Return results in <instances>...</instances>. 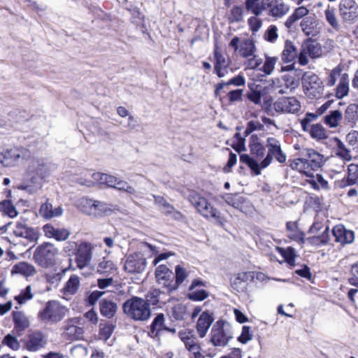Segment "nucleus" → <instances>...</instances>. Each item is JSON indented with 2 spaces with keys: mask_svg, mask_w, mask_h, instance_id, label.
Here are the masks:
<instances>
[{
  "mask_svg": "<svg viewBox=\"0 0 358 358\" xmlns=\"http://www.w3.org/2000/svg\"><path fill=\"white\" fill-rule=\"evenodd\" d=\"M117 311V305L114 302L108 300H102L100 302L101 314L108 318L113 317Z\"/></svg>",
  "mask_w": 358,
  "mask_h": 358,
  "instance_id": "4c0bfd02",
  "label": "nucleus"
},
{
  "mask_svg": "<svg viewBox=\"0 0 358 358\" xmlns=\"http://www.w3.org/2000/svg\"><path fill=\"white\" fill-rule=\"evenodd\" d=\"M93 204L94 199L83 197L78 200L76 205L81 212L91 216V214L93 213L92 210Z\"/></svg>",
  "mask_w": 358,
  "mask_h": 358,
  "instance_id": "a18cd8bd",
  "label": "nucleus"
},
{
  "mask_svg": "<svg viewBox=\"0 0 358 358\" xmlns=\"http://www.w3.org/2000/svg\"><path fill=\"white\" fill-rule=\"evenodd\" d=\"M264 129V124L259 120H251L248 124L245 131L246 135L255 131H262Z\"/></svg>",
  "mask_w": 358,
  "mask_h": 358,
  "instance_id": "4d7b16f0",
  "label": "nucleus"
},
{
  "mask_svg": "<svg viewBox=\"0 0 358 358\" xmlns=\"http://www.w3.org/2000/svg\"><path fill=\"white\" fill-rule=\"evenodd\" d=\"M92 210L93 213L91 214V216L93 217H102L113 211L109 204L98 200H94Z\"/></svg>",
  "mask_w": 358,
  "mask_h": 358,
  "instance_id": "2f4dec72",
  "label": "nucleus"
},
{
  "mask_svg": "<svg viewBox=\"0 0 358 358\" xmlns=\"http://www.w3.org/2000/svg\"><path fill=\"white\" fill-rule=\"evenodd\" d=\"M12 274H20L25 277L33 275L35 273L34 266L27 262H21L15 264L11 271Z\"/></svg>",
  "mask_w": 358,
  "mask_h": 358,
  "instance_id": "f704fd0d",
  "label": "nucleus"
},
{
  "mask_svg": "<svg viewBox=\"0 0 358 358\" xmlns=\"http://www.w3.org/2000/svg\"><path fill=\"white\" fill-rule=\"evenodd\" d=\"M34 259L39 265L43 266L45 265V246L41 245L38 246L34 254Z\"/></svg>",
  "mask_w": 358,
  "mask_h": 358,
  "instance_id": "680f3d73",
  "label": "nucleus"
},
{
  "mask_svg": "<svg viewBox=\"0 0 358 358\" xmlns=\"http://www.w3.org/2000/svg\"><path fill=\"white\" fill-rule=\"evenodd\" d=\"M45 168L43 159L32 160L26 171L24 181L18 188L34 193L43 187L44 182Z\"/></svg>",
  "mask_w": 358,
  "mask_h": 358,
  "instance_id": "f03ea898",
  "label": "nucleus"
},
{
  "mask_svg": "<svg viewBox=\"0 0 358 358\" xmlns=\"http://www.w3.org/2000/svg\"><path fill=\"white\" fill-rule=\"evenodd\" d=\"M338 12L343 23H352L358 19V3L355 0H341Z\"/></svg>",
  "mask_w": 358,
  "mask_h": 358,
  "instance_id": "9b49d317",
  "label": "nucleus"
},
{
  "mask_svg": "<svg viewBox=\"0 0 358 358\" xmlns=\"http://www.w3.org/2000/svg\"><path fill=\"white\" fill-rule=\"evenodd\" d=\"M333 141L336 145V155L345 162L351 161L352 159L351 152L344 143L337 137H334Z\"/></svg>",
  "mask_w": 358,
  "mask_h": 358,
  "instance_id": "c756f323",
  "label": "nucleus"
},
{
  "mask_svg": "<svg viewBox=\"0 0 358 358\" xmlns=\"http://www.w3.org/2000/svg\"><path fill=\"white\" fill-rule=\"evenodd\" d=\"M79 287L80 278L77 275H73L63 288V293L64 295H73L77 292Z\"/></svg>",
  "mask_w": 358,
  "mask_h": 358,
  "instance_id": "58836bf2",
  "label": "nucleus"
},
{
  "mask_svg": "<svg viewBox=\"0 0 358 358\" xmlns=\"http://www.w3.org/2000/svg\"><path fill=\"white\" fill-rule=\"evenodd\" d=\"M345 70V65L339 64L336 67L332 69L327 78V85L329 87H333L336 83L337 80L341 79L344 74H348L343 72Z\"/></svg>",
  "mask_w": 358,
  "mask_h": 358,
  "instance_id": "c85d7f7f",
  "label": "nucleus"
},
{
  "mask_svg": "<svg viewBox=\"0 0 358 358\" xmlns=\"http://www.w3.org/2000/svg\"><path fill=\"white\" fill-rule=\"evenodd\" d=\"M124 313L130 318L136 321H145L150 317L149 303L139 297H133L123 304Z\"/></svg>",
  "mask_w": 358,
  "mask_h": 358,
  "instance_id": "20e7f679",
  "label": "nucleus"
},
{
  "mask_svg": "<svg viewBox=\"0 0 358 358\" xmlns=\"http://www.w3.org/2000/svg\"><path fill=\"white\" fill-rule=\"evenodd\" d=\"M188 294V298L193 301H202L208 296V293L204 289L191 290Z\"/></svg>",
  "mask_w": 358,
  "mask_h": 358,
  "instance_id": "0e129e2a",
  "label": "nucleus"
},
{
  "mask_svg": "<svg viewBox=\"0 0 358 358\" xmlns=\"http://www.w3.org/2000/svg\"><path fill=\"white\" fill-rule=\"evenodd\" d=\"M278 60V59L276 57L266 56L264 63L260 70L264 73V75H271Z\"/></svg>",
  "mask_w": 358,
  "mask_h": 358,
  "instance_id": "8fccbe9b",
  "label": "nucleus"
},
{
  "mask_svg": "<svg viewBox=\"0 0 358 358\" xmlns=\"http://www.w3.org/2000/svg\"><path fill=\"white\" fill-rule=\"evenodd\" d=\"M13 234L16 236L25 238L31 241H36L38 238V234L35 230L28 228L26 224L21 222L16 223Z\"/></svg>",
  "mask_w": 358,
  "mask_h": 358,
  "instance_id": "5701e85b",
  "label": "nucleus"
},
{
  "mask_svg": "<svg viewBox=\"0 0 358 358\" xmlns=\"http://www.w3.org/2000/svg\"><path fill=\"white\" fill-rule=\"evenodd\" d=\"M243 18V8L240 6H234L230 10L229 20L231 22H238Z\"/></svg>",
  "mask_w": 358,
  "mask_h": 358,
  "instance_id": "5fc2aeb1",
  "label": "nucleus"
},
{
  "mask_svg": "<svg viewBox=\"0 0 358 358\" xmlns=\"http://www.w3.org/2000/svg\"><path fill=\"white\" fill-rule=\"evenodd\" d=\"M147 261L141 252H134L125 257L124 270L129 274H139L146 268Z\"/></svg>",
  "mask_w": 358,
  "mask_h": 358,
  "instance_id": "1a4fd4ad",
  "label": "nucleus"
},
{
  "mask_svg": "<svg viewBox=\"0 0 358 358\" xmlns=\"http://www.w3.org/2000/svg\"><path fill=\"white\" fill-rule=\"evenodd\" d=\"M0 164L3 167H15L20 164L21 160L30 159L29 152L23 148H10L0 150Z\"/></svg>",
  "mask_w": 358,
  "mask_h": 358,
  "instance_id": "0eeeda50",
  "label": "nucleus"
},
{
  "mask_svg": "<svg viewBox=\"0 0 358 358\" xmlns=\"http://www.w3.org/2000/svg\"><path fill=\"white\" fill-rule=\"evenodd\" d=\"M3 343L13 350H17L20 348V343L17 339L10 334H8L5 336Z\"/></svg>",
  "mask_w": 358,
  "mask_h": 358,
  "instance_id": "774afa93",
  "label": "nucleus"
},
{
  "mask_svg": "<svg viewBox=\"0 0 358 358\" xmlns=\"http://www.w3.org/2000/svg\"><path fill=\"white\" fill-rule=\"evenodd\" d=\"M70 231L64 228H55L54 227L46 224V236L52 238L57 241H64L70 236Z\"/></svg>",
  "mask_w": 358,
  "mask_h": 358,
  "instance_id": "b1692460",
  "label": "nucleus"
},
{
  "mask_svg": "<svg viewBox=\"0 0 358 358\" xmlns=\"http://www.w3.org/2000/svg\"><path fill=\"white\" fill-rule=\"evenodd\" d=\"M31 289L30 286H27L25 289L22 290L21 293L15 297V299L20 303L22 304L27 300L32 298Z\"/></svg>",
  "mask_w": 358,
  "mask_h": 358,
  "instance_id": "69168bd1",
  "label": "nucleus"
},
{
  "mask_svg": "<svg viewBox=\"0 0 358 358\" xmlns=\"http://www.w3.org/2000/svg\"><path fill=\"white\" fill-rule=\"evenodd\" d=\"M342 117L343 115L341 111L338 110H333L324 117V122L330 128H336L339 125Z\"/></svg>",
  "mask_w": 358,
  "mask_h": 358,
  "instance_id": "ea45409f",
  "label": "nucleus"
},
{
  "mask_svg": "<svg viewBox=\"0 0 358 358\" xmlns=\"http://www.w3.org/2000/svg\"><path fill=\"white\" fill-rule=\"evenodd\" d=\"M240 161L248 165L256 176L261 174L260 165L255 159L250 157L248 155H241L240 156Z\"/></svg>",
  "mask_w": 358,
  "mask_h": 358,
  "instance_id": "c03bdc74",
  "label": "nucleus"
},
{
  "mask_svg": "<svg viewBox=\"0 0 358 358\" xmlns=\"http://www.w3.org/2000/svg\"><path fill=\"white\" fill-rule=\"evenodd\" d=\"M262 64V59L260 58L257 55H255L249 58H248L245 62L244 65L246 69H256Z\"/></svg>",
  "mask_w": 358,
  "mask_h": 358,
  "instance_id": "13d9d810",
  "label": "nucleus"
},
{
  "mask_svg": "<svg viewBox=\"0 0 358 358\" xmlns=\"http://www.w3.org/2000/svg\"><path fill=\"white\" fill-rule=\"evenodd\" d=\"M67 309L57 301H50L46 306V322H58L65 316Z\"/></svg>",
  "mask_w": 358,
  "mask_h": 358,
  "instance_id": "dca6fc26",
  "label": "nucleus"
},
{
  "mask_svg": "<svg viewBox=\"0 0 358 358\" xmlns=\"http://www.w3.org/2000/svg\"><path fill=\"white\" fill-rule=\"evenodd\" d=\"M300 25L306 36H315L319 33L318 22L314 15L303 18Z\"/></svg>",
  "mask_w": 358,
  "mask_h": 358,
  "instance_id": "412c9836",
  "label": "nucleus"
},
{
  "mask_svg": "<svg viewBox=\"0 0 358 358\" xmlns=\"http://www.w3.org/2000/svg\"><path fill=\"white\" fill-rule=\"evenodd\" d=\"M299 101L294 97H282L273 103V108L278 113L296 114L301 110Z\"/></svg>",
  "mask_w": 358,
  "mask_h": 358,
  "instance_id": "f8f14e48",
  "label": "nucleus"
},
{
  "mask_svg": "<svg viewBox=\"0 0 358 358\" xmlns=\"http://www.w3.org/2000/svg\"><path fill=\"white\" fill-rule=\"evenodd\" d=\"M189 201L204 217L208 218L212 217L216 220H220V217L219 211L213 207L206 199L200 196L199 194L196 192L192 193L189 196Z\"/></svg>",
  "mask_w": 358,
  "mask_h": 358,
  "instance_id": "6e6552de",
  "label": "nucleus"
},
{
  "mask_svg": "<svg viewBox=\"0 0 358 358\" xmlns=\"http://www.w3.org/2000/svg\"><path fill=\"white\" fill-rule=\"evenodd\" d=\"M253 338V334L251 331L250 327L244 326L242 328V331L239 337L238 338V341L243 343L246 344L248 342L250 341Z\"/></svg>",
  "mask_w": 358,
  "mask_h": 358,
  "instance_id": "bf43d9fd",
  "label": "nucleus"
},
{
  "mask_svg": "<svg viewBox=\"0 0 358 358\" xmlns=\"http://www.w3.org/2000/svg\"><path fill=\"white\" fill-rule=\"evenodd\" d=\"M278 37V28L275 25H271L268 27L264 34V38L269 42L273 43Z\"/></svg>",
  "mask_w": 358,
  "mask_h": 358,
  "instance_id": "e2e57ef3",
  "label": "nucleus"
},
{
  "mask_svg": "<svg viewBox=\"0 0 358 358\" xmlns=\"http://www.w3.org/2000/svg\"><path fill=\"white\" fill-rule=\"evenodd\" d=\"M94 182L105 185L107 187H113L127 192L129 194H135L136 191L134 187L130 185L127 182L122 180L117 177L103 173H94L92 175Z\"/></svg>",
  "mask_w": 358,
  "mask_h": 358,
  "instance_id": "39448f33",
  "label": "nucleus"
},
{
  "mask_svg": "<svg viewBox=\"0 0 358 358\" xmlns=\"http://www.w3.org/2000/svg\"><path fill=\"white\" fill-rule=\"evenodd\" d=\"M224 201L227 203L240 211L247 213L250 211L251 206L249 202L241 196L227 194L224 196Z\"/></svg>",
  "mask_w": 358,
  "mask_h": 358,
  "instance_id": "aec40b11",
  "label": "nucleus"
},
{
  "mask_svg": "<svg viewBox=\"0 0 358 358\" xmlns=\"http://www.w3.org/2000/svg\"><path fill=\"white\" fill-rule=\"evenodd\" d=\"M332 234L335 238V241L341 245L350 244L355 240L354 232L346 229L341 224L335 226L332 229Z\"/></svg>",
  "mask_w": 358,
  "mask_h": 358,
  "instance_id": "f3484780",
  "label": "nucleus"
},
{
  "mask_svg": "<svg viewBox=\"0 0 358 358\" xmlns=\"http://www.w3.org/2000/svg\"><path fill=\"white\" fill-rule=\"evenodd\" d=\"M64 336L67 337L69 340H78L80 339L83 334V329L75 325L73 321H69L64 327Z\"/></svg>",
  "mask_w": 358,
  "mask_h": 358,
  "instance_id": "a878e982",
  "label": "nucleus"
},
{
  "mask_svg": "<svg viewBox=\"0 0 358 358\" xmlns=\"http://www.w3.org/2000/svg\"><path fill=\"white\" fill-rule=\"evenodd\" d=\"M358 182V164H350L348 167L347 182L343 186L352 185Z\"/></svg>",
  "mask_w": 358,
  "mask_h": 358,
  "instance_id": "de8ad7c7",
  "label": "nucleus"
},
{
  "mask_svg": "<svg viewBox=\"0 0 358 358\" xmlns=\"http://www.w3.org/2000/svg\"><path fill=\"white\" fill-rule=\"evenodd\" d=\"M297 56L296 48L292 41H286L282 53V59L285 62L294 61Z\"/></svg>",
  "mask_w": 358,
  "mask_h": 358,
  "instance_id": "72a5a7b5",
  "label": "nucleus"
},
{
  "mask_svg": "<svg viewBox=\"0 0 358 358\" xmlns=\"http://www.w3.org/2000/svg\"><path fill=\"white\" fill-rule=\"evenodd\" d=\"M43 335L41 332L34 331L29 337L27 348L29 351H36L43 347Z\"/></svg>",
  "mask_w": 358,
  "mask_h": 358,
  "instance_id": "7c9ffc66",
  "label": "nucleus"
},
{
  "mask_svg": "<svg viewBox=\"0 0 358 358\" xmlns=\"http://www.w3.org/2000/svg\"><path fill=\"white\" fill-rule=\"evenodd\" d=\"M258 16L253 15L248 20V24L252 32L258 31L262 26V20Z\"/></svg>",
  "mask_w": 358,
  "mask_h": 358,
  "instance_id": "052dcab7",
  "label": "nucleus"
},
{
  "mask_svg": "<svg viewBox=\"0 0 358 358\" xmlns=\"http://www.w3.org/2000/svg\"><path fill=\"white\" fill-rule=\"evenodd\" d=\"M324 18L335 30L340 29V24L335 13V9L329 6L324 10Z\"/></svg>",
  "mask_w": 358,
  "mask_h": 358,
  "instance_id": "a19ab883",
  "label": "nucleus"
},
{
  "mask_svg": "<svg viewBox=\"0 0 358 358\" xmlns=\"http://www.w3.org/2000/svg\"><path fill=\"white\" fill-rule=\"evenodd\" d=\"M178 335L181 341L184 343L186 349L198 343L196 337L191 331L182 330L179 332Z\"/></svg>",
  "mask_w": 358,
  "mask_h": 358,
  "instance_id": "49530a36",
  "label": "nucleus"
},
{
  "mask_svg": "<svg viewBox=\"0 0 358 358\" xmlns=\"http://www.w3.org/2000/svg\"><path fill=\"white\" fill-rule=\"evenodd\" d=\"M308 242L315 245H324L327 244L329 241V236L328 234V227H326L325 230L321 236H313L308 238Z\"/></svg>",
  "mask_w": 358,
  "mask_h": 358,
  "instance_id": "603ef678",
  "label": "nucleus"
},
{
  "mask_svg": "<svg viewBox=\"0 0 358 358\" xmlns=\"http://www.w3.org/2000/svg\"><path fill=\"white\" fill-rule=\"evenodd\" d=\"M92 250L93 246L90 243L83 242L77 245L75 262L78 268L83 269L90 264Z\"/></svg>",
  "mask_w": 358,
  "mask_h": 358,
  "instance_id": "ddd939ff",
  "label": "nucleus"
},
{
  "mask_svg": "<svg viewBox=\"0 0 358 358\" xmlns=\"http://www.w3.org/2000/svg\"><path fill=\"white\" fill-rule=\"evenodd\" d=\"M257 48L255 43L251 40H245L241 43L238 49V54L244 57L249 58L255 55Z\"/></svg>",
  "mask_w": 358,
  "mask_h": 358,
  "instance_id": "c9c22d12",
  "label": "nucleus"
},
{
  "mask_svg": "<svg viewBox=\"0 0 358 358\" xmlns=\"http://www.w3.org/2000/svg\"><path fill=\"white\" fill-rule=\"evenodd\" d=\"M279 79H272L267 83L264 87V91L266 93L285 94L286 92L280 87Z\"/></svg>",
  "mask_w": 358,
  "mask_h": 358,
  "instance_id": "3c124183",
  "label": "nucleus"
},
{
  "mask_svg": "<svg viewBox=\"0 0 358 358\" xmlns=\"http://www.w3.org/2000/svg\"><path fill=\"white\" fill-rule=\"evenodd\" d=\"M214 318L212 315L207 312H203L197 320L196 329L200 338H204L213 322Z\"/></svg>",
  "mask_w": 358,
  "mask_h": 358,
  "instance_id": "6ab92c4d",
  "label": "nucleus"
},
{
  "mask_svg": "<svg viewBox=\"0 0 358 358\" xmlns=\"http://www.w3.org/2000/svg\"><path fill=\"white\" fill-rule=\"evenodd\" d=\"M265 0H245V8L254 15H260L265 10Z\"/></svg>",
  "mask_w": 358,
  "mask_h": 358,
  "instance_id": "bb28decb",
  "label": "nucleus"
},
{
  "mask_svg": "<svg viewBox=\"0 0 358 358\" xmlns=\"http://www.w3.org/2000/svg\"><path fill=\"white\" fill-rule=\"evenodd\" d=\"M310 135L313 138L319 141L326 139L328 137L327 131L320 124H314L310 126Z\"/></svg>",
  "mask_w": 358,
  "mask_h": 358,
  "instance_id": "79ce46f5",
  "label": "nucleus"
},
{
  "mask_svg": "<svg viewBox=\"0 0 358 358\" xmlns=\"http://www.w3.org/2000/svg\"><path fill=\"white\" fill-rule=\"evenodd\" d=\"M268 154L272 157H274L280 163H284L286 161V155L281 150L280 144L278 140L274 138L267 139Z\"/></svg>",
  "mask_w": 358,
  "mask_h": 358,
  "instance_id": "4be33fe9",
  "label": "nucleus"
},
{
  "mask_svg": "<svg viewBox=\"0 0 358 358\" xmlns=\"http://www.w3.org/2000/svg\"><path fill=\"white\" fill-rule=\"evenodd\" d=\"M155 203L165 213H171L174 208L172 205L168 203L162 196L152 195Z\"/></svg>",
  "mask_w": 358,
  "mask_h": 358,
  "instance_id": "864d4df0",
  "label": "nucleus"
},
{
  "mask_svg": "<svg viewBox=\"0 0 358 358\" xmlns=\"http://www.w3.org/2000/svg\"><path fill=\"white\" fill-rule=\"evenodd\" d=\"M214 56L215 59V71L219 77H224L229 65V59L220 51L217 45L215 47Z\"/></svg>",
  "mask_w": 358,
  "mask_h": 358,
  "instance_id": "a211bd4d",
  "label": "nucleus"
},
{
  "mask_svg": "<svg viewBox=\"0 0 358 358\" xmlns=\"http://www.w3.org/2000/svg\"><path fill=\"white\" fill-rule=\"evenodd\" d=\"M302 86L304 94L309 99H317L323 94V82L313 73L306 72L303 75Z\"/></svg>",
  "mask_w": 358,
  "mask_h": 358,
  "instance_id": "423d86ee",
  "label": "nucleus"
},
{
  "mask_svg": "<svg viewBox=\"0 0 358 358\" xmlns=\"http://www.w3.org/2000/svg\"><path fill=\"white\" fill-rule=\"evenodd\" d=\"M300 155L301 157L289 161V166L309 178L313 177L314 171L324 163V156L312 148L301 149Z\"/></svg>",
  "mask_w": 358,
  "mask_h": 358,
  "instance_id": "f257e3e1",
  "label": "nucleus"
},
{
  "mask_svg": "<svg viewBox=\"0 0 358 358\" xmlns=\"http://www.w3.org/2000/svg\"><path fill=\"white\" fill-rule=\"evenodd\" d=\"M155 278L158 284L166 287L169 291L176 289L173 282V273L166 266L160 265L156 268Z\"/></svg>",
  "mask_w": 358,
  "mask_h": 358,
  "instance_id": "2eb2a0df",
  "label": "nucleus"
},
{
  "mask_svg": "<svg viewBox=\"0 0 358 358\" xmlns=\"http://www.w3.org/2000/svg\"><path fill=\"white\" fill-rule=\"evenodd\" d=\"M304 45L312 59L319 58L322 55V49L320 43L313 41L304 43Z\"/></svg>",
  "mask_w": 358,
  "mask_h": 358,
  "instance_id": "37998d69",
  "label": "nucleus"
},
{
  "mask_svg": "<svg viewBox=\"0 0 358 358\" xmlns=\"http://www.w3.org/2000/svg\"><path fill=\"white\" fill-rule=\"evenodd\" d=\"M0 210L10 217H15L17 215V211L9 200H4L0 202Z\"/></svg>",
  "mask_w": 358,
  "mask_h": 358,
  "instance_id": "09e8293b",
  "label": "nucleus"
},
{
  "mask_svg": "<svg viewBox=\"0 0 358 358\" xmlns=\"http://www.w3.org/2000/svg\"><path fill=\"white\" fill-rule=\"evenodd\" d=\"M349 92V76L344 74L340 79L338 85L335 90V95L337 99H343L348 94Z\"/></svg>",
  "mask_w": 358,
  "mask_h": 358,
  "instance_id": "e433bc0d",
  "label": "nucleus"
},
{
  "mask_svg": "<svg viewBox=\"0 0 358 358\" xmlns=\"http://www.w3.org/2000/svg\"><path fill=\"white\" fill-rule=\"evenodd\" d=\"M248 278V274L246 273H239L233 281V286L235 289H243L245 288V282Z\"/></svg>",
  "mask_w": 358,
  "mask_h": 358,
  "instance_id": "338daca9",
  "label": "nucleus"
},
{
  "mask_svg": "<svg viewBox=\"0 0 358 358\" xmlns=\"http://www.w3.org/2000/svg\"><path fill=\"white\" fill-rule=\"evenodd\" d=\"M210 341L215 346L223 347L232 338L230 328L224 322H217L211 330Z\"/></svg>",
  "mask_w": 358,
  "mask_h": 358,
  "instance_id": "9d476101",
  "label": "nucleus"
},
{
  "mask_svg": "<svg viewBox=\"0 0 358 358\" xmlns=\"http://www.w3.org/2000/svg\"><path fill=\"white\" fill-rule=\"evenodd\" d=\"M308 13L309 10L305 6H300L296 8L293 13L285 21V27L288 29L291 28L294 23L303 17H306Z\"/></svg>",
  "mask_w": 358,
  "mask_h": 358,
  "instance_id": "473e14b6",
  "label": "nucleus"
},
{
  "mask_svg": "<svg viewBox=\"0 0 358 358\" xmlns=\"http://www.w3.org/2000/svg\"><path fill=\"white\" fill-rule=\"evenodd\" d=\"M164 322L165 318L163 314H159L155 317L150 326V332L152 336H157L159 333L164 329L171 332H175L174 329L166 328L165 327Z\"/></svg>",
  "mask_w": 358,
  "mask_h": 358,
  "instance_id": "393cba45",
  "label": "nucleus"
},
{
  "mask_svg": "<svg viewBox=\"0 0 358 358\" xmlns=\"http://www.w3.org/2000/svg\"><path fill=\"white\" fill-rule=\"evenodd\" d=\"M64 271L59 262V250L52 244L46 243V281L51 284V287H56L60 282Z\"/></svg>",
  "mask_w": 358,
  "mask_h": 358,
  "instance_id": "7ed1b4c3",
  "label": "nucleus"
},
{
  "mask_svg": "<svg viewBox=\"0 0 358 358\" xmlns=\"http://www.w3.org/2000/svg\"><path fill=\"white\" fill-rule=\"evenodd\" d=\"M63 212L64 210L62 206H53L52 204L46 203V220L59 217Z\"/></svg>",
  "mask_w": 358,
  "mask_h": 358,
  "instance_id": "6e6d98bb",
  "label": "nucleus"
},
{
  "mask_svg": "<svg viewBox=\"0 0 358 358\" xmlns=\"http://www.w3.org/2000/svg\"><path fill=\"white\" fill-rule=\"evenodd\" d=\"M265 10L268 15L280 18L285 15L289 10V6L283 0H265Z\"/></svg>",
  "mask_w": 358,
  "mask_h": 358,
  "instance_id": "4468645a",
  "label": "nucleus"
},
{
  "mask_svg": "<svg viewBox=\"0 0 358 358\" xmlns=\"http://www.w3.org/2000/svg\"><path fill=\"white\" fill-rule=\"evenodd\" d=\"M14 327L17 331H23L30 325L29 318L20 311L13 313Z\"/></svg>",
  "mask_w": 358,
  "mask_h": 358,
  "instance_id": "cd10ccee",
  "label": "nucleus"
}]
</instances>
